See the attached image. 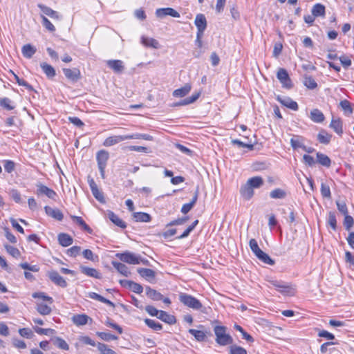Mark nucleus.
I'll use <instances>...</instances> for the list:
<instances>
[{"label":"nucleus","mask_w":354,"mask_h":354,"mask_svg":"<svg viewBox=\"0 0 354 354\" xmlns=\"http://www.w3.org/2000/svg\"><path fill=\"white\" fill-rule=\"evenodd\" d=\"M178 299L184 306L194 310H199L203 313H206V308L203 306L202 303L194 296L181 292L179 295Z\"/></svg>","instance_id":"obj_1"},{"label":"nucleus","mask_w":354,"mask_h":354,"mask_svg":"<svg viewBox=\"0 0 354 354\" xmlns=\"http://www.w3.org/2000/svg\"><path fill=\"white\" fill-rule=\"evenodd\" d=\"M227 328L223 326H216L214 332L216 335V342L221 346H226L233 343V338L226 333Z\"/></svg>","instance_id":"obj_2"},{"label":"nucleus","mask_w":354,"mask_h":354,"mask_svg":"<svg viewBox=\"0 0 354 354\" xmlns=\"http://www.w3.org/2000/svg\"><path fill=\"white\" fill-rule=\"evenodd\" d=\"M109 157V153L105 150L99 151L96 155L98 169L100 170L101 177L103 179L105 178V168L106 167Z\"/></svg>","instance_id":"obj_3"},{"label":"nucleus","mask_w":354,"mask_h":354,"mask_svg":"<svg viewBox=\"0 0 354 354\" xmlns=\"http://www.w3.org/2000/svg\"><path fill=\"white\" fill-rule=\"evenodd\" d=\"M115 256L120 261L129 264L136 265L140 263V257L136 256L135 254L129 251L123 253H117Z\"/></svg>","instance_id":"obj_4"},{"label":"nucleus","mask_w":354,"mask_h":354,"mask_svg":"<svg viewBox=\"0 0 354 354\" xmlns=\"http://www.w3.org/2000/svg\"><path fill=\"white\" fill-rule=\"evenodd\" d=\"M268 283L275 287L277 290L283 295H292L294 294L293 289L286 283L277 280H268Z\"/></svg>","instance_id":"obj_5"},{"label":"nucleus","mask_w":354,"mask_h":354,"mask_svg":"<svg viewBox=\"0 0 354 354\" xmlns=\"http://www.w3.org/2000/svg\"><path fill=\"white\" fill-rule=\"evenodd\" d=\"M277 77L283 88L286 89H290L292 88L293 84L286 69L280 68L277 71Z\"/></svg>","instance_id":"obj_6"},{"label":"nucleus","mask_w":354,"mask_h":354,"mask_svg":"<svg viewBox=\"0 0 354 354\" xmlns=\"http://www.w3.org/2000/svg\"><path fill=\"white\" fill-rule=\"evenodd\" d=\"M155 14L156 16L160 19H162L167 15L171 16L173 17H180V14L172 8H158L156 9Z\"/></svg>","instance_id":"obj_7"},{"label":"nucleus","mask_w":354,"mask_h":354,"mask_svg":"<svg viewBox=\"0 0 354 354\" xmlns=\"http://www.w3.org/2000/svg\"><path fill=\"white\" fill-rule=\"evenodd\" d=\"M66 77L73 82H77L81 78L80 71L77 68H63Z\"/></svg>","instance_id":"obj_8"},{"label":"nucleus","mask_w":354,"mask_h":354,"mask_svg":"<svg viewBox=\"0 0 354 354\" xmlns=\"http://www.w3.org/2000/svg\"><path fill=\"white\" fill-rule=\"evenodd\" d=\"M48 276L51 281L57 286H59L62 288H66L67 286V282L66 280L61 275H59L57 271L52 270L48 272Z\"/></svg>","instance_id":"obj_9"},{"label":"nucleus","mask_w":354,"mask_h":354,"mask_svg":"<svg viewBox=\"0 0 354 354\" xmlns=\"http://www.w3.org/2000/svg\"><path fill=\"white\" fill-rule=\"evenodd\" d=\"M36 186L37 188L36 194L38 196L46 195L48 198L50 199H54L57 195L56 192L54 190L48 188L47 186L44 185L40 183H37Z\"/></svg>","instance_id":"obj_10"},{"label":"nucleus","mask_w":354,"mask_h":354,"mask_svg":"<svg viewBox=\"0 0 354 354\" xmlns=\"http://www.w3.org/2000/svg\"><path fill=\"white\" fill-rule=\"evenodd\" d=\"M119 282L122 286L125 287V288H129L133 292H134L137 294H140L143 291L142 286L140 284L136 283L133 281L121 279V280H120Z\"/></svg>","instance_id":"obj_11"},{"label":"nucleus","mask_w":354,"mask_h":354,"mask_svg":"<svg viewBox=\"0 0 354 354\" xmlns=\"http://www.w3.org/2000/svg\"><path fill=\"white\" fill-rule=\"evenodd\" d=\"M138 274L151 283L155 282L156 272L149 268H140L137 270Z\"/></svg>","instance_id":"obj_12"},{"label":"nucleus","mask_w":354,"mask_h":354,"mask_svg":"<svg viewBox=\"0 0 354 354\" xmlns=\"http://www.w3.org/2000/svg\"><path fill=\"white\" fill-rule=\"evenodd\" d=\"M194 24L197 28V32L203 33L207 28V20L203 14H198L196 16Z\"/></svg>","instance_id":"obj_13"},{"label":"nucleus","mask_w":354,"mask_h":354,"mask_svg":"<svg viewBox=\"0 0 354 354\" xmlns=\"http://www.w3.org/2000/svg\"><path fill=\"white\" fill-rule=\"evenodd\" d=\"M277 100L281 104H283V106H285L293 111L298 110L299 106H298L297 103L295 101L292 100L289 97H281V96L278 95L277 97Z\"/></svg>","instance_id":"obj_14"},{"label":"nucleus","mask_w":354,"mask_h":354,"mask_svg":"<svg viewBox=\"0 0 354 354\" xmlns=\"http://www.w3.org/2000/svg\"><path fill=\"white\" fill-rule=\"evenodd\" d=\"M72 321L77 326L86 325L88 321L92 322V319L85 314H77L72 317Z\"/></svg>","instance_id":"obj_15"},{"label":"nucleus","mask_w":354,"mask_h":354,"mask_svg":"<svg viewBox=\"0 0 354 354\" xmlns=\"http://www.w3.org/2000/svg\"><path fill=\"white\" fill-rule=\"evenodd\" d=\"M107 66L115 73H120L123 71L124 66L122 61L119 59H110L106 62Z\"/></svg>","instance_id":"obj_16"},{"label":"nucleus","mask_w":354,"mask_h":354,"mask_svg":"<svg viewBox=\"0 0 354 354\" xmlns=\"http://www.w3.org/2000/svg\"><path fill=\"white\" fill-rule=\"evenodd\" d=\"M80 269L81 272L86 276L93 277L95 279H100L102 277L101 274L99 272V271L95 268L81 266L80 267Z\"/></svg>","instance_id":"obj_17"},{"label":"nucleus","mask_w":354,"mask_h":354,"mask_svg":"<svg viewBox=\"0 0 354 354\" xmlns=\"http://www.w3.org/2000/svg\"><path fill=\"white\" fill-rule=\"evenodd\" d=\"M124 140H126L125 135L112 136L105 139L103 145L105 147H111Z\"/></svg>","instance_id":"obj_18"},{"label":"nucleus","mask_w":354,"mask_h":354,"mask_svg":"<svg viewBox=\"0 0 354 354\" xmlns=\"http://www.w3.org/2000/svg\"><path fill=\"white\" fill-rule=\"evenodd\" d=\"M44 209L47 215L51 216L52 218L57 221H60L64 218L62 212L59 209L52 208L49 206H46L44 207Z\"/></svg>","instance_id":"obj_19"},{"label":"nucleus","mask_w":354,"mask_h":354,"mask_svg":"<svg viewBox=\"0 0 354 354\" xmlns=\"http://www.w3.org/2000/svg\"><path fill=\"white\" fill-rule=\"evenodd\" d=\"M310 118L314 122L321 123L324 121L325 116L320 110L314 109L310 111Z\"/></svg>","instance_id":"obj_20"},{"label":"nucleus","mask_w":354,"mask_h":354,"mask_svg":"<svg viewBox=\"0 0 354 354\" xmlns=\"http://www.w3.org/2000/svg\"><path fill=\"white\" fill-rule=\"evenodd\" d=\"M37 6L44 15H48L53 19H59V15L57 12L53 10L50 8L41 3H39Z\"/></svg>","instance_id":"obj_21"},{"label":"nucleus","mask_w":354,"mask_h":354,"mask_svg":"<svg viewBox=\"0 0 354 354\" xmlns=\"http://www.w3.org/2000/svg\"><path fill=\"white\" fill-rule=\"evenodd\" d=\"M141 43L146 47H151L155 49L160 48L159 42L153 38L142 36L141 37Z\"/></svg>","instance_id":"obj_22"},{"label":"nucleus","mask_w":354,"mask_h":354,"mask_svg":"<svg viewBox=\"0 0 354 354\" xmlns=\"http://www.w3.org/2000/svg\"><path fill=\"white\" fill-rule=\"evenodd\" d=\"M254 189H252L247 183L243 185L240 189L241 195L245 200H250L254 195Z\"/></svg>","instance_id":"obj_23"},{"label":"nucleus","mask_w":354,"mask_h":354,"mask_svg":"<svg viewBox=\"0 0 354 354\" xmlns=\"http://www.w3.org/2000/svg\"><path fill=\"white\" fill-rule=\"evenodd\" d=\"M57 239L59 243L63 247H68L73 243V238L66 233L59 234Z\"/></svg>","instance_id":"obj_24"},{"label":"nucleus","mask_w":354,"mask_h":354,"mask_svg":"<svg viewBox=\"0 0 354 354\" xmlns=\"http://www.w3.org/2000/svg\"><path fill=\"white\" fill-rule=\"evenodd\" d=\"M192 89L189 84H185L183 87L176 89L173 92V95L176 97H183L188 94Z\"/></svg>","instance_id":"obj_25"},{"label":"nucleus","mask_w":354,"mask_h":354,"mask_svg":"<svg viewBox=\"0 0 354 354\" xmlns=\"http://www.w3.org/2000/svg\"><path fill=\"white\" fill-rule=\"evenodd\" d=\"M36 48L30 44L23 46L21 48V53L24 57L28 59H30L36 53Z\"/></svg>","instance_id":"obj_26"},{"label":"nucleus","mask_w":354,"mask_h":354,"mask_svg":"<svg viewBox=\"0 0 354 354\" xmlns=\"http://www.w3.org/2000/svg\"><path fill=\"white\" fill-rule=\"evenodd\" d=\"M326 12V8L324 5L321 3H316L315 4L311 10V13L313 15H314L315 17H324L325 16Z\"/></svg>","instance_id":"obj_27"},{"label":"nucleus","mask_w":354,"mask_h":354,"mask_svg":"<svg viewBox=\"0 0 354 354\" xmlns=\"http://www.w3.org/2000/svg\"><path fill=\"white\" fill-rule=\"evenodd\" d=\"M145 290L147 296L151 299L153 301H160L162 299V295L157 290L152 289L149 286H147Z\"/></svg>","instance_id":"obj_28"},{"label":"nucleus","mask_w":354,"mask_h":354,"mask_svg":"<svg viewBox=\"0 0 354 354\" xmlns=\"http://www.w3.org/2000/svg\"><path fill=\"white\" fill-rule=\"evenodd\" d=\"M40 66L48 78H53L56 75L55 70L51 65L46 62H42L40 64Z\"/></svg>","instance_id":"obj_29"},{"label":"nucleus","mask_w":354,"mask_h":354,"mask_svg":"<svg viewBox=\"0 0 354 354\" xmlns=\"http://www.w3.org/2000/svg\"><path fill=\"white\" fill-rule=\"evenodd\" d=\"M36 310L41 315H48L51 313V308L43 302L36 303Z\"/></svg>","instance_id":"obj_30"},{"label":"nucleus","mask_w":354,"mask_h":354,"mask_svg":"<svg viewBox=\"0 0 354 354\" xmlns=\"http://www.w3.org/2000/svg\"><path fill=\"white\" fill-rule=\"evenodd\" d=\"M113 267L122 275L129 277L131 274V272L129 268L125 265L120 262L113 261Z\"/></svg>","instance_id":"obj_31"},{"label":"nucleus","mask_w":354,"mask_h":354,"mask_svg":"<svg viewBox=\"0 0 354 354\" xmlns=\"http://www.w3.org/2000/svg\"><path fill=\"white\" fill-rule=\"evenodd\" d=\"M330 127L339 136H341L343 133L342 124L339 118L335 119L333 118L330 124Z\"/></svg>","instance_id":"obj_32"},{"label":"nucleus","mask_w":354,"mask_h":354,"mask_svg":"<svg viewBox=\"0 0 354 354\" xmlns=\"http://www.w3.org/2000/svg\"><path fill=\"white\" fill-rule=\"evenodd\" d=\"M158 318L169 324H174L176 322V318L174 315H169L167 312L163 310H160Z\"/></svg>","instance_id":"obj_33"},{"label":"nucleus","mask_w":354,"mask_h":354,"mask_svg":"<svg viewBox=\"0 0 354 354\" xmlns=\"http://www.w3.org/2000/svg\"><path fill=\"white\" fill-rule=\"evenodd\" d=\"M133 218L136 222L147 223L151 220V216L145 212H134L133 214Z\"/></svg>","instance_id":"obj_34"},{"label":"nucleus","mask_w":354,"mask_h":354,"mask_svg":"<svg viewBox=\"0 0 354 354\" xmlns=\"http://www.w3.org/2000/svg\"><path fill=\"white\" fill-rule=\"evenodd\" d=\"M252 189H257L263 185V180L261 176H254L249 178L246 182Z\"/></svg>","instance_id":"obj_35"},{"label":"nucleus","mask_w":354,"mask_h":354,"mask_svg":"<svg viewBox=\"0 0 354 354\" xmlns=\"http://www.w3.org/2000/svg\"><path fill=\"white\" fill-rule=\"evenodd\" d=\"M108 217L115 225L123 229L126 228L125 223L113 212L110 211L108 212Z\"/></svg>","instance_id":"obj_36"},{"label":"nucleus","mask_w":354,"mask_h":354,"mask_svg":"<svg viewBox=\"0 0 354 354\" xmlns=\"http://www.w3.org/2000/svg\"><path fill=\"white\" fill-rule=\"evenodd\" d=\"M255 256L263 263L272 266L274 264V261L272 259L268 254L265 253L261 250L255 254Z\"/></svg>","instance_id":"obj_37"},{"label":"nucleus","mask_w":354,"mask_h":354,"mask_svg":"<svg viewBox=\"0 0 354 354\" xmlns=\"http://www.w3.org/2000/svg\"><path fill=\"white\" fill-rule=\"evenodd\" d=\"M304 138L302 136H293V137L290 139L291 147L294 149H297L298 148L302 149L304 145Z\"/></svg>","instance_id":"obj_38"},{"label":"nucleus","mask_w":354,"mask_h":354,"mask_svg":"<svg viewBox=\"0 0 354 354\" xmlns=\"http://www.w3.org/2000/svg\"><path fill=\"white\" fill-rule=\"evenodd\" d=\"M316 155L318 163L326 167L330 166L331 160L328 156L320 152H317Z\"/></svg>","instance_id":"obj_39"},{"label":"nucleus","mask_w":354,"mask_h":354,"mask_svg":"<svg viewBox=\"0 0 354 354\" xmlns=\"http://www.w3.org/2000/svg\"><path fill=\"white\" fill-rule=\"evenodd\" d=\"M332 136L326 132V131L322 129L317 134L318 141L324 145H327L330 142Z\"/></svg>","instance_id":"obj_40"},{"label":"nucleus","mask_w":354,"mask_h":354,"mask_svg":"<svg viewBox=\"0 0 354 354\" xmlns=\"http://www.w3.org/2000/svg\"><path fill=\"white\" fill-rule=\"evenodd\" d=\"M71 218L73 219L74 222H75L77 225L81 226L85 231L90 234L92 232V230L91 229V227L84 222L82 217L71 215Z\"/></svg>","instance_id":"obj_41"},{"label":"nucleus","mask_w":354,"mask_h":354,"mask_svg":"<svg viewBox=\"0 0 354 354\" xmlns=\"http://www.w3.org/2000/svg\"><path fill=\"white\" fill-rule=\"evenodd\" d=\"M145 323L148 327L153 330L159 331L162 329V325L153 319L147 318L145 319Z\"/></svg>","instance_id":"obj_42"},{"label":"nucleus","mask_w":354,"mask_h":354,"mask_svg":"<svg viewBox=\"0 0 354 354\" xmlns=\"http://www.w3.org/2000/svg\"><path fill=\"white\" fill-rule=\"evenodd\" d=\"M189 333L192 335L195 339L198 342H203L205 339L206 335L205 333L202 330H198L196 329H189L188 330Z\"/></svg>","instance_id":"obj_43"},{"label":"nucleus","mask_w":354,"mask_h":354,"mask_svg":"<svg viewBox=\"0 0 354 354\" xmlns=\"http://www.w3.org/2000/svg\"><path fill=\"white\" fill-rule=\"evenodd\" d=\"M270 196L272 198H274V199H282L286 196V192L280 188H277V189L272 190L270 193Z\"/></svg>","instance_id":"obj_44"},{"label":"nucleus","mask_w":354,"mask_h":354,"mask_svg":"<svg viewBox=\"0 0 354 354\" xmlns=\"http://www.w3.org/2000/svg\"><path fill=\"white\" fill-rule=\"evenodd\" d=\"M234 328L241 333L243 339H245L248 342H254V338L246 331H245V330L241 326L234 324Z\"/></svg>","instance_id":"obj_45"},{"label":"nucleus","mask_w":354,"mask_h":354,"mask_svg":"<svg viewBox=\"0 0 354 354\" xmlns=\"http://www.w3.org/2000/svg\"><path fill=\"white\" fill-rule=\"evenodd\" d=\"M304 84L309 89H315L317 87V84L311 76H305Z\"/></svg>","instance_id":"obj_46"},{"label":"nucleus","mask_w":354,"mask_h":354,"mask_svg":"<svg viewBox=\"0 0 354 354\" xmlns=\"http://www.w3.org/2000/svg\"><path fill=\"white\" fill-rule=\"evenodd\" d=\"M96 335L99 337L101 339L106 342L118 339L117 336L105 332H97Z\"/></svg>","instance_id":"obj_47"},{"label":"nucleus","mask_w":354,"mask_h":354,"mask_svg":"<svg viewBox=\"0 0 354 354\" xmlns=\"http://www.w3.org/2000/svg\"><path fill=\"white\" fill-rule=\"evenodd\" d=\"M32 297L35 299H41L44 301H47L49 304H52L53 303V299L49 296H47L44 292H34L32 295Z\"/></svg>","instance_id":"obj_48"},{"label":"nucleus","mask_w":354,"mask_h":354,"mask_svg":"<svg viewBox=\"0 0 354 354\" xmlns=\"http://www.w3.org/2000/svg\"><path fill=\"white\" fill-rule=\"evenodd\" d=\"M97 347L101 354H117L113 350L108 348L107 345L103 343H97Z\"/></svg>","instance_id":"obj_49"},{"label":"nucleus","mask_w":354,"mask_h":354,"mask_svg":"<svg viewBox=\"0 0 354 354\" xmlns=\"http://www.w3.org/2000/svg\"><path fill=\"white\" fill-rule=\"evenodd\" d=\"M230 354H247V351L236 344H233L230 347Z\"/></svg>","instance_id":"obj_50"},{"label":"nucleus","mask_w":354,"mask_h":354,"mask_svg":"<svg viewBox=\"0 0 354 354\" xmlns=\"http://www.w3.org/2000/svg\"><path fill=\"white\" fill-rule=\"evenodd\" d=\"M231 142L233 145H236L239 147H246L250 150H252L254 149V145L252 142H244L237 139L232 140Z\"/></svg>","instance_id":"obj_51"},{"label":"nucleus","mask_w":354,"mask_h":354,"mask_svg":"<svg viewBox=\"0 0 354 354\" xmlns=\"http://www.w3.org/2000/svg\"><path fill=\"white\" fill-rule=\"evenodd\" d=\"M328 224L333 230L337 229V220L335 212H330L328 216Z\"/></svg>","instance_id":"obj_52"},{"label":"nucleus","mask_w":354,"mask_h":354,"mask_svg":"<svg viewBox=\"0 0 354 354\" xmlns=\"http://www.w3.org/2000/svg\"><path fill=\"white\" fill-rule=\"evenodd\" d=\"M0 106L7 110L14 109V106L12 105V101L8 97H3L0 99Z\"/></svg>","instance_id":"obj_53"},{"label":"nucleus","mask_w":354,"mask_h":354,"mask_svg":"<svg viewBox=\"0 0 354 354\" xmlns=\"http://www.w3.org/2000/svg\"><path fill=\"white\" fill-rule=\"evenodd\" d=\"M55 344H56V346L60 349H62L64 351L69 350L68 344L66 343V342L64 339H63L61 337H57L55 338Z\"/></svg>","instance_id":"obj_54"},{"label":"nucleus","mask_w":354,"mask_h":354,"mask_svg":"<svg viewBox=\"0 0 354 354\" xmlns=\"http://www.w3.org/2000/svg\"><path fill=\"white\" fill-rule=\"evenodd\" d=\"M19 266L22 269H24V270H30V271H32V272H39V268L38 266H37V265H30V264H28L26 262L21 263Z\"/></svg>","instance_id":"obj_55"},{"label":"nucleus","mask_w":354,"mask_h":354,"mask_svg":"<svg viewBox=\"0 0 354 354\" xmlns=\"http://www.w3.org/2000/svg\"><path fill=\"white\" fill-rule=\"evenodd\" d=\"M5 248L8 253H9L11 256L15 258H18L20 256V252L17 248L10 245H5Z\"/></svg>","instance_id":"obj_56"},{"label":"nucleus","mask_w":354,"mask_h":354,"mask_svg":"<svg viewBox=\"0 0 354 354\" xmlns=\"http://www.w3.org/2000/svg\"><path fill=\"white\" fill-rule=\"evenodd\" d=\"M321 194L324 198H330L331 197L329 186L324 183L321 184Z\"/></svg>","instance_id":"obj_57"},{"label":"nucleus","mask_w":354,"mask_h":354,"mask_svg":"<svg viewBox=\"0 0 354 354\" xmlns=\"http://www.w3.org/2000/svg\"><path fill=\"white\" fill-rule=\"evenodd\" d=\"M104 324H105L106 326L111 327L113 329H115V330H117L119 334H122V332H123L122 328L119 325H118L117 324L113 322L112 320L110 318H109V317H107V319L105 321Z\"/></svg>","instance_id":"obj_58"},{"label":"nucleus","mask_w":354,"mask_h":354,"mask_svg":"<svg viewBox=\"0 0 354 354\" xmlns=\"http://www.w3.org/2000/svg\"><path fill=\"white\" fill-rule=\"evenodd\" d=\"M3 167L6 172L11 173L15 170V163L12 160H3Z\"/></svg>","instance_id":"obj_59"},{"label":"nucleus","mask_w":354,"mask_h":354,"mask_svg":"<svg viewBox=\"0 0 354 354\" xmlns=\"http://www.w3.org/2000/svg\"><path fill=\"white\" fill-rule=\"evenodd\" d=\"M339 106L346 113H348L349 114L353 113V109L351 106V103L348 100H342L339 102Z\"/></svg>","instance_id":"obj_60"},{"label":"nucleus","mask_w":354,"mask_h":354,"mask_svg":"<svg viewBox=\"0 0 354 354\" xmlns=\"http://www.w3.org/2000/svg\"><path fill=\"white\" fill-rule=\"evenodd\" d=\"M80 246H73L67 250L66 254L71 257H75L80 254Z\"/></svg>","instance_id":"obj_61"},{"label":"nucleus","mask_w":354,"mask_h":354,"mask_svg":"<svg viewBox=\"0 0 354 354\" xmlns=\"http://www.w3.org/2000/svg\"><path fill=\"white\" fill-rule=\"evenodd\" d=\"M19 333L21 336L28 339L32 338L34 335L32 331L28 328H20L19 330Z\"/></svg>","instance_id":"obj_62"},{"label":"nucleus","mask_w":354,"mask_h":354,"mask_svg":"<svg viewBox=\"0 0 354 354\" xmlns=\"http://www.w3.org/2000/svg\"><path fill=\"white\" fill-rule=\"evenodd\" d=\"M9 194L12 199L17 203H20L21 202V194L18 190L12 189L10 191Z\"/></svg>","instance_id":"obj_63"},{"label":"nucleus","mask_w":354,"mask_h":354,"mask_svg":"<svg viewBox=\"0 0 354 354\" xmlns=\"http://www.w3.org/2000/svg\"><path fill=\"white\" fill-rule=\"evenodd\" d=\"M42 25L49 31L54 32L55 28L54 25L44 16H41Z\"/></svg>","instance_id":"obj_64"}]
</instances>
